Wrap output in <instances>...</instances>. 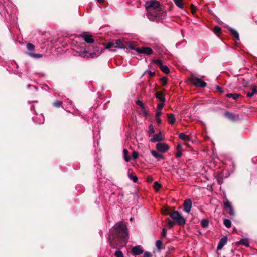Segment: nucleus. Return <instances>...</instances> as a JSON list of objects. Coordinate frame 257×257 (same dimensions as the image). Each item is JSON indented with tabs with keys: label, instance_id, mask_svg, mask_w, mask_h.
Segmentation results:
<instances>
[{
	"label": "nucleus",
	"instance_id": "obj_1",
	"mask_svg": "<svg viewBox=\"0 0 257 257\" xmlns=\"http://www.w3.org/2000/svg\"><path fill=\"white\" fill-rule=\"evenodd\" d=\"M128 241L127 227L122 222H119L110 229L108 241L112 248H117V246H124Z\"/></svg>",
	"mask_w": 257,
	"mask_h": 257
},
{
	"label": "nucleus",
	"instance_id": "obj_2",
	"mask_svg": "<svg viewBox=\"0 0 257 257\" xmlns=\"http://www.w3.org/2000/svg\"><path fill=\"white\" fill-rule=\"evenodd\" d=\"M145 7L148 18L153 20L156 17L163 16L165 12L160 7V3L157 0H150L146 2Z\"/></svg>",
	"mask_w": 257,
	"mask_h": 257
},
{
	"label": "nucleus",
	"instance_id": "obj_3",
	"mask_svg": "<svg viewBox=\"0 0 257 257\" xmlns=\"http://www.w3.org/2000/svg\"><path fill=\"white\" fill-rule=\"evenodd\" d=\"M170 217L178 225L181 226L185 223V219L178 211L175 210V207H173V210L171 212Z\"/></svg>",
	"mask_w": 257,
	"mask_h": 257
},
{
	"label": "nucleus",
	"instance_id": "obj_4",
	"mask_svg": "<svg viewBox=\"0 0 257 257\" xmlns=\"http://www.w3.org/2000/svg\"><path fill=\"white\" fill-rule=\"evenodd\" d=\"M93 47H94V49L95 51V52L88 53L87 51L84 50L82 52H81L79 55L84 58L86 57L93 58L97 57L103 52L102 48H101V49H100L99 46L95 47L94 46H93Z\"/></svg>",
	"mask_w": 257,
	"mask_h": 257
},
{
	"label": "nucleus",
	"instance_id": "obj_5",
	"mask_svg": "<svg viewBox=\"0 0 257 257\" xmlns=\"http://www.w3.org/2000/svg\"><path fill=\"white\" fill-rule=\"evenodd\" d=\"M188 80L196 87L205 88L207 85V83L204 81L197 77L191 76L188 78Z\"/></svg>",
	"mask_w": 257,
	"mask_h": 257
},
{
	"label": "nucleus",
	"instance_id": "obj_6",
	"mask_svg": "<svg viewBox=\"0 0 257 257\" xmlns=\"http://www.w3.org/2000/svg\"><path fill=\"white\" fill-rule=\"evenodd\" d=\"M223 203L226 212L229 215L230 218L233 219V218L235 217V212L231 203L226 198L223 201Z\"/></svg>",
	"mask_w": 257,
	"mask_h": 257
},
{
	"label": "nucleus",
	"instance_id": "obj_7",
	"mask_svg": "<svg viewBox=\"0 0 257 257\" xmlns=\"http://www.w3.org/2000/svg\"><path fill=\"white\" fill-rule=\"evenodd\" d=\"M153 62L159 67L161 70L164 73L168 74L170 73V70L168 67L163 64L162 61L160 59H156L153 60Z\"/></svg>",
	"mask_w": 257,
	"mask_h": 257
},
{
	"label": "nucleus",
	"instance_id": "obj_8",
	"mask_svg": "<svg viewBox=\"0 0 257 257\" xmlns=\"http://www.w3.org/2000/svg\"><path fill=\"white\" fill-rule=\"evenodd\" d=\"M136 51L139 54H144L148 55L153 54V50L150 47H142L136 49Z\"/></svg>",
	"mask_w": 257,
	"mask_h": 257
},
{
	"label": "nucleus",
	"instance_id": "obj_9",
	"mask_svg": "<svg viewBox=\"0 0 257 257\" xmlns=\"http://www.w3.org/2000/svg\"><path fill=\"white\" fill-rule=\"evenodd\" d=\"M183 210L189 213L190 212L192 207V201L190 199H187L185 200L183 203Z\"/></svg>",
	"mask_w": 257,
	"mask_h": 257
},
{
	"label": "nucleus",
	"instance_id": "obj_10",
	"mask_svg": "<svg viewBox=\"0 0 257 257\" xmlns=\"http://www.w3.org/2000/svg\"><path fill=\"white\" fill-rule=\"evenodd\" d=\"M80 37L88 43H93L94 40L91 35L87 32H85L80 35Z\"/></svg>",
	"mask_w": 257,
	"mask_h": 257
},
{
	"label": "nucleus",
	"instance_id": "obj_11",
	"mask_svg": "<svg viewBox=\"0 0 257 257\" xmlns=\"http://www.w3.org/2000/svg\"><path fill=\"white\" fill-rule=\"evenodd\" d=\"M132 252L135 255H138L143 253L144 250L140 246H136L132 248Z\"/></svg>",
	"mask_w": 257,
	"mask_h": 257
},
{
	"label": "nucleus",
	"instance_id": "obj_12",
	"mask_svg": "<svg viewBox=\"0 0 257 257\" xmlns=\"http://www.w3.org/2000/svg\"><path fill=\"white\" fill-rule=\"evenodd\" d=\"M114 43L115 45V48L116 49H122L126 47L124 42L121 39L116 40Z\"/></svg>",
	"mask_w": 257,
	"mask_h": 257
},
{
	"label": "nucleus",
	"instance_id": "obj_13",
	"mask_svg": "<svg viewBox=\"0 0 257 257\" xmlns=\"http://www.w3.org/2000/svg\"><path fill=\"white\" fill-rule=\"evenodd\" d=\"M251 92L246 93V96L248 97L253 96L254 94H257V86L252 85L250 87Z\"/></svg>",
	"mask_w": 257,
	"mask_h": 257
},
{
	"label": "nucleus",
	"instance_id": "obj_14",
	"mask_svg": "<svg viewBox=\"0 0 257 257\" xmlns=\"http://www.w3.org/2000/svg\"><path fill=\"white\" fill-rule=\"evenodd\" d=\"M228 239L227 237H222L219 241L217 245V250L221 249L226 244Z\"/></svg>",
	"mask_w": 257,
	"mask_h": 257
},
{
	"label": "nucleus",
	"instance_id": "obj_15",
	"mask_svg": "<svg viewBox=\"0 0 257 257\" xmlns=\"http://www.w3.org/2000/svg\"><path fill=\"white\" fill-rule=\"evenodd\" d=\"M173 210V208H171L169 206H164L161 209L162 214L164 215H169L170 216V214L171 212H172Z\"/></svg>",
	"mask_w": 257,
	"mask_h": 257
},
{
	"label": "nucleus",
	"instance_id": "obj_16",
	"mask_svg": "<svg viewBox=\"0 0 257 257\" xmlns=\"http://www.w3.org/2000/svg\"><path fill=\"white\" fill-rule=\"evenodd\" d=\"M163 139V137L161 132L155 134L153 136V137L151 139V141L153 143H155L156 142H159L162 141Z\"/></svg>",
	"mask_w": 257,
	"mask_h": 257
},
{
	"label": "nucleus",
	"instance_id": "obj_17",
	"mask_svg": "<svg viewBox=\"0 0 257 257\" xmlns=\"http://www.w3.org/2000/svg\"><path fill=\"white\" fill-rule=\"evenodd\" d=\"M102 45L105 46V48L107 49H110L113 51L116 50V49L115 48V45L113 41L109 42L107 44L103 43Z\"/></svg>",
	"mask_w": 257,
	"mask_h": 257
},
{
	"label": "nucleus",
	"instance_id": "obj_18",
	"mask_svg": "<svg viewBox=\"0 0 257 257\" xmlns=\"http://www.w3.org/2000/svg\"><path fill=\"white\" fill-rule=\"evenodd\" d=\"M167 117L169 124L170 125H173L176 121L174 115L172 113H168L167 114Z\"/></svg>",
	"mask_w": 257,
	"mask_h": 257
},
{
	"label": "nucleus",
	"instance_id": "obj_19",
	"mask_svg": "<svg viewBox=\"0 0 257 257\" xmlns=\"http://www.w3.org/2000/svg\"><path fill=\"white\" fill-rule=\"evenodd\" d=\"M156 149L160 154L165 153L169 149V146H156Z\"/></svg>",
	"mask_w": 257,
	"mask_h": 257
},
{
	"label": "nucleus",
	"instance_id": "obj_20",
	"mask_svg": "<svg viewBox=\"0 0 257 257\" xmlns=\"http://www.w3.org/2000/svg\"><path fill=\"white\" fill-rule=\"evenodd\" d=\"M151 153L152 155L155 158L157 159V160L158 161L161 159L164 158V156L162 154H160L159 152H158V151H156L155 150H151Z\"/></svg>",
	"mask_w": 257,
	"mask_h": 257
},
{
	"label": "nucleus",
	"instance_id": "obj_21",
	"mask_svg": "<svg viewBox=\"0 0 257 257\" xmlns=\"http://www.w3.org/2000/svg\"><path fill=\"white\" fill-rule=\"evenodd\" d=\"M155 97L160 102H165V98L162 91H158L155 94Z\"/></svg>",
	"mask_w": 257,
	"mask_h": 257
},
{
	"label": "nucleus",
	"instance_id": "obj_22",
	"mask_svg": "<svg viewBox=\"0 0 257 257\" xmlns=\"http://www.w3.org/2000/svg\"><path fill=\"white\" fill-rule=\"evenodd\" d=\"M224 115L226 117L229 119L231 120H235L237 118H238V116H235L233 114L229 112H226L224 114Z\"/></svg>",
	"mask_w": 257,
	"mask_h": 257
},
{
	"label": "nucleus",
	"instance_id": "obj_23",
	"mask_svg": "<svg viewBox=\"0 0 257 257\" xmlns=\"http://www.w3.org/2000/svg\"><path fill=\"white\" fill-rule=\"evenodd\" d=\"M182 146H177L176 147V152L175 153V156L176 158H179L182 155Z\"/></svg>",
	"mask_w": 257,
	"mask_h": 257
},
{
	"label": "nucleus",
	"instance_id": "obj_24",
	"mask_svg": "<svg viewBox=\"0 0 257 257\" xmlns=\"http://www.w3.org/2000/svg\"><path fill=\"white\" fill-rule=\"evenodd\" d=\"M179 137L180 139L185 141H189L190 139L189 136L184 133H180L179 134Z\"/></svg>",
	"mask_w": 257,
	"mask_h": 257
},
{
	"label": "nucleus",
	"instance_id": "obj_25",
	"mask_svg": "<svg viewBox=\"0 0 257 257\" xmlns=\"http://www.w3.org/2000/svg\"><path fill=\"white\" fill-rule=\"evenodd\" d=\"M230 33L233 36L235 40H239V36L238 33L233 29H230L229 30Z\"/></svg>",
	"mask_w": 257,
	"mask_h": 257
},
{
	"label": "nucleus",
	"instance_id": "obj_26",
	"mask_svg": "<svg viewBox=\"0 0 257 257\" xmlns=\"http://www.w3.org/2000/svg\"><path fill=\"white\" fill-rule=\"evenodd\" d=\"M239 94L237 93H227L226 97L228 98H232L233 99L236 100L239 97Z\"/></svg>",
	"mask_w": 257,
	"mask_h": 257
},
{
	"label": "nucleus",
	"instance_id": "obj_27",
	"mask_svg": "<svg viewBox=\"0 0 257 257\" xmlns=\"http://www.w3.org/2000/svg\"><path fill=\"white\" fill-rule=\"evenodd\" d=\"M123 152L124 154V158L126 162H129L131 159V157L130 156H128L127 154L128 153V150L126 149H124L123 150Z\"/></svg>",
	"mask_w": 257,
	"mask_h": 257
},
{
	"label": "nucleus",
	"instance_id": "obj_28",
	"mask_svg": "<svg viewBox=\"0 0 257 257\" xmlns=\"http://www.w3.org/2000/svg\"><path fill=\"white\" fill-rule=\"evenodd\" d=\"M213 32L218 36H219L221 33V29L220 27L216 26L214 27Z\"/></svg>",
	"mask_w": 257,
	"mask_h": 257
},
{
	"label": "nucleus",
	"instance_id": "obj_29",
	"mask_svg": "<svg viewBox=\"0 0 257 257\" xmlns=\"http://www.w3.org/2000/svg\"><path fill=\"white\" fill-rule=\"evenodd\" d=\"M201 226L204 228H206L209 225V221L207 219H204L201 220Z\"/></svg>",
	"mask_w": 257,
	"mask_h": 257
},
{
	"label": "nucleus",
	"instance_id": "obj_30",
	"mask_svg": "<svg viewBox=\"0 0 257 257\" xmlns=\"http://www.w3.org/2000/svg\"><path fill=\"white\" fill-rule=\"evenodd\" d=\"M175 4L180 8L183 9L184 7V3L183 0H173Z\"/></svg>",
	"mask_w": 257,
	"mask_h": 257
},
{
	"label": "nucleus",
	"instance_id": "obj_31",
	"mask_svg": "<svg viewBox=\"0 0 257 257\" xmlns=\"http://www.w3.org/2000/svg\"><path fill=\"white\" fill-rule=\"evenodd\" d=\"M162 86H165L168 82V79L167 77H163L160 79Z\"/></svg>",
	"mask_w": 257,
	"mask_h": 257
},
{
	"label": "nucleus",
	"instance_id": "obj_32",
	"mask_svg": "<svg viewBox=\"0 0 257 257\" xmlns=\"http://www.w3.org/2000/svg\"><path fill=\"white\" fill-rule=\"evenodd\" d=\"M223 224L228 228H229L231 226V221L228 219H225L223 221Z\"/></svg>",
	"mask_w": 257,
	"mask_h": 257
},
{
	"label": "nucleus",
	"instance_id": "obj_33",
	"mask_svg": "<svg viewBox=\"0 0 257 257\" xmlns=\"http://www.w3.org/2000/svg\"><path fill=\"white\" fill-rule=\"evenodd\" d=\"M63 102L61 101H56L53 103V106L57 107L59 108L60 107L62 106Z\"/></svg>",
	"mask_w": 257,
	"mask_h": 257
},
{
	"label": "nucleus",
	"instance_id": "obj_34",
	"mask_svg": "<svg viewBox=\"0 0 257 257\" xmlns=\"http://www.w3.org/2000/svg\"><path fill=\"white\" fill-rule=\"evenodd\" d=\"M156 246L158 250L159 251H160V250L162 249V242L161 240H157L156 242Z\"/></svg>",
	"mask_w": 257,
	"mask_h": 257
},
{
	"label": "nucleus",
	"instance_id": "obj_35",
	"mask_svg": "<svg viewBox=\"0 0 257 257\" xmlns=\"http://www.w3.org/2000/svg\"><path fill=\"white\" fill-rule=\"evenodd\" d=\"M141 113L145 117H147L148 116V111L144 106L141 108Z\"/></svg>",
	"mask_w": 257,
	"mask_h": 257
},
{
	"label": "nucleus",
	"instance_id": "obj_36",
	"mask_svg": "<svg viewBox=\"0 0 257 257\" xmlns=\"http://www.w3.org/2000/svg\"><path fill=\"white\" fill-rule=\"evenodd\" d=\"M128 177L135 183L137 182L138 180V177L136 175H133L131 173L128 174Z\"/></svg>",
	"mask_w": 257,
	"mask_h": 257
},
{
	"label": "nucleus",
	"instance_id": "obj_37",
	"mask_svg": "<svg viewBox=\"0 0 257 257\" xmlns=\"http://www.w3.org/2000/svg\"><path fill=\"white\" fill-rule=\"evenodd\" d=\"M167 221H168V225L169 228H172V227H173L175 225V224H176L175 221H172L169 218L167 219Z\"/></svg>",
	"mask_w": 257,
	"mask_h": 257
},
{
	"label": "nucleus",
	"instance_id": "obj_38",
	"mask_svg": "<svg viewBox=\"0 0 257 257\" xmlns=\"http://www.w3.org/2000/svg\"><path fill=\"white\" fill-rule=\"evenodd\" d=\"M238 243L239 244L243 245L246 247L249 246V243L246 239H242L240 240Z\"/></svg>",
	"mask_w": 257,
	"mask_h": 257
},
{
	"label": "nucleus",
	"instance_id": "obj_39",
	"mask_svg": "<svg viewBox=\"0 0 257 257\" xmlns=\"http://www.w3.org/2000/svg\"><path fill=\"white\" fill-rule=\"evenodd\" d=\"M27 48L29 51H33L35 49V46L32 43L27 44Z\"/></svg>",
	"mask_w": 257,
	"mask_h": 257
},
{
	"label": "nucleus",
	"instance_id": "obj_40",
	"mask_svg": "<svg viewBox=\"0 0 257 257\" xmlns=\"http://www.w3.org/2000/svg\"><path fill=\"white\" fill-rule=\"evenodd\" d=\"M164 105L165 102H160L159 103L157 104V109L162 110Z\"/></svg>",
	"mask_w": 257,
	"mask_h": 257
},
{
	"label": "nucleus",
	"instance_id": "obj_41",
	"mask_svg": "<svg viewBox=\"0 0 257 257\" xmlns=\"http://www.w3.org/2000/svg\"><path fill=\"white\" fill-rule=\"evenodd\" d=\"M162 185L161 184L159 183L158 182L155 181L154 183V188L156 190H158L161 187Z\"/></svg>",
	"mask_w": 257,
	"mask_h": 257
},
{
	"label": "nucleus",
	"instance_id": "obj_42",
	"mask_svg": "<svg viewBox=\"0 0 257 257\" xmlns=\"http://www.w3.org/2000/svg\"><path fill=\"white\" fill-rule=\"evenodd\" d=\"M40 121H37V120H36V117H33V120L36 122H38V123H42L44 121V118L43 117V116L40 114Z\"/></svg>",
	"mask_w": 257,
	"mask_h": 257
},
{
	"label": "nucleus",
	"instance_id": "obj_43",
	"mask_svg": "<svg viewBox=\"0 0 257 257\" xmlns=\"http://www.w3.org/2000/svg\"><path fill=\"white\" fill-rule=\"evenodd\" d=\"M114 255L116 257H123L122 252L119 250H117L115 252Z\"/></svg>",
	"mask_w": 257,
	"mask_h": 257
},
{
	"label": "nucleus",
	"instance_id": "obj_44",
	"mask_svg": "<svg viewBox=\"0 0 257 257\" xmlns=\"http://www.w3.org/2000/svg\"><path fill=\"white\" fill-rule=\"evenodd\" d=\"M30 56L36 58H39L42 57V55L40 54H34L30 53H29Z\"/></svg>",
	"mask_w": 257,
	"mask_h": 257
},
{
	"label": "nucleus",
	"instance_id": "obj_45",
	"mask_svg": "<svg viewBox=\"0 0 257 257\" xmlns=\"http://www.w3.org/2000/svg\"><path fill=\"white\" fill-rule=\"evenodd\" d=\"M154 132L155 131H154L153 126L152 124L150 125L149 126V130H148V133L149 134V135L154 134Z\"/></svg>",
	"mask_w": 257,
	"mask_h": 257
},
{
	"label": "nucleus",
	"instance_id": "obj_46",
	"mask_svg": "<svg viewBox=\"0 0 257 257\" xmlns=\"http://www.w3.org/2000/svg\"><path fill=\"white\" fill-rule=\"evenodd\" d=\"M162 113L161 110L157 109L155 112V117H160Z\"/></svg>",
	"mask_w": 257,
	"mask_h": 257
},
{
	"label": "nucleus",
	"instance_id": "obj_47",
	"mask_svg": "<svg viewBox=\"0 0 257 257\" xmlns=\"http://www.w3.org/2000/svg\"><path fill=\"white\" fill-rule=\"evenodd\" d=\"M167 234V229L165 228H163L161 232V237L165 238Z\"/></svg>",
	"mask_w": 257,
	"mask_h": 257
},
{
	"label": "nucleus",
	"instance_id": "obj_48",
	"mask_svg": "<svg viewBox=\"0 0 257 257\" xmlns=\"http://www.w3.org/2000/svg\"><path fill=\"white\" fill-rule=\"evenodd\" d=\"M190 9L192 14L195 13L197 10V7L193 5V4H191L190 5Z\"/></svg>",
	"mask_w": 257,
	"mask_h": 257
},
{
	"label": "nucleus",
	"instance_id": "obj_49",
	"mask_svg": "<svg viewBox=\"0 0 257 257\" xmlns=\"http://www.w3.org/2000/svg\"><path fill=\"white\" fill-rule=\"evenodd\" d=\"M138 156H139L138 152H136V151H133V154H132V157H133V158L134 160H135V159H136L137 158H138Z\"/></svg>",
	"mask_w": 257,
	"mask_h": 257
},
{
	"label": "nucleus",
	"instance_id": "obj_50",
	"mask_svg": "<svg viewBox=\"0 0 257 257\" xmlns=\"http://www.w3.org/2000/svg\"><path fill=\"white\" fill-rule=\"evenodd\" d=\"M136 104L140 107V108H142L144 106V104L143 102L140 100H137L136 101Z\"/></svg>",
	"mask_w": 257,
	"mask_h": 257
},
{
	"label": "nucleus",
	"instance_id": "obj_51",
	"mask_svg": "<svg viewBox=\"0 0 257 257\" xmlns=\"http://www.w3.org/2000/svg\"><path fill=\"white\" fill-rule=\"evenodd\" d=\"M217 181L218 184H221L223 183V178L221 176H218L217 177Z\"/></svg>",
	"mask_w": 257,
	"mask_h": 257
},
{
	"label": "nucleus",
	"instance_id": "obj_52",
	"mask_svg": "<svg viewBox=\"0 0 257 257\" xmlns=\"http://www.w3.org/2000/svg\"><path fill=\"white\" fill-rule=\"evenodd\" d=\"M147 73L149 74V76L150 77H152L155 75V72H152L150 70H148L147 71Z\"/></svg>",
	"mask_w": 257,
	"mask_h": 257
},
{
	"label": "nucleus",
	"instance_id": "obj_53",
	"mask_svg": "<svg viewBox=\"0 0 257 257\" xmlns=\"http://www.w3.org/2000/svg\"><path fill=\"white\" fill-rule=\"evenodd\" d=\"M144 257H152V255L149 252H145L144 254Z\"/></svg>",
	"mask_w": 257,
	"mask_h": 257
},
{
	"label": "nucleus",
	"instance_id": "obj_54",
	"mask_svg": "<svg viewBox=\"0 0 257 257\" xmlns=\"http://www.w3.org/2000/svg\"><path fill=\"white\" fill-rule=\"evenodd\" d=\"M155 119H156V121L158 125H160L161 123L162 120H161L160 117H155Z\"/></svg>",
	"mask_w": 257,
	"mask_h": 257
},
{
	"label": "nucleus",
	"instance_id": "obj_55",
	"mask_svg": "<svg viewBox=\"0 0 257 257\" xmlns=\"http://www.w3.org/2000/svg\"><path fill=\"white\" fill-rule=\"evenodd\" d=\"M153 180V178L151 176H148L147 178V181L149 183H151Z\"/></svg>",
	"mask_w": 257,
	"mask_h": 257
},
{
	"label": "nucleus",
	"instance_id": "obj_56",
	"mask_svg": "<svg viewBox=\"0 0 257 257\" xmlns=\"http://www.w3.org/2000/svg\"><path fill=\"white\" fill-rule=\"evenodd\" d=\"M217 89L218 91L222 93L223 92V90H222V88L220 87L219 86H217Z\"/></svg>",
	"mask_w": 257,
	"mask_h": 257
},
{
	"label": "nucleus",
	"instance_id": "obj_57",
	"mask_svg": "<svg viewBox=\"0 0 257 257\" xmlns=\"http://www.w3.org/2000/svg\"><path fill=\"white\" fill-rule=\"evenodd\" d=\"M97 1L99 3H103L104 1V0H97Z\"/></svg>",
	"mask_w": 257,
	"mask_h": 257
},
{
	"label": "nucleus",
	"instance_id": "obj_58",
	"mask_svg": "<svg viewBox=\"0 0 257 257\" xmlns=\"http://www.w3.org/2000/svg\"><path fill=\"white\" fill-rule=\"evenodd\" d=\"M157 145H163V144L162 143H158L157 144Z\"/></svg>",
	"mask_w": 257,
	"mask_h": 257
},
{
	"label": "nucleus",
	"instance_id": "obj_59",
	"mask_svg": "<svg viewBox=\"0 0 257 257\" xmlns=\"http://www.w3.org/2000/svg\"><path fill=\"white\" fill-rule=\"evenodd\" d=\"M190 149H192L191 148V145H189V146H188Z\"/></svg>",
	"mask_w": 257,
	"mask_h": 257
}]
</instances>
